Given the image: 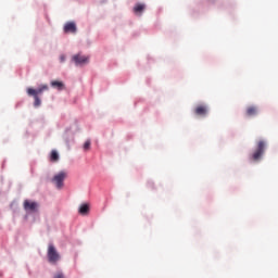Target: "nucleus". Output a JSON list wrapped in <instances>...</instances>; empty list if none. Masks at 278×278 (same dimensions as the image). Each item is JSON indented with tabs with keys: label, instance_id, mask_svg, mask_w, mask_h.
Listing matches in <instances>:
<instances>
[{
	"label": "nucleus",
	"instance_id": "2eb2a0df",
	"mask_svg": "<svg viewBox=\"0 0 278 278\" xmlns=\"http://www.w3.org/2000/svg\"><path fill=\"white\" fill-rule=\"evenodd\" d=\"M90 146H91V141L90 139H88L85 143H84V151H90Z\"/></svg>",
	"mask_w": 278,
	"mask_h": 278
},
{
	"label": "nucleus",
	"instance_id": "20e7f679",
	"mask_svg": "<svg viewBox=\"0 0 278 278\" xmlns=\"http://www.w3.org/2000/svg\"><path fill=\"white\" fill-rule=\"evenodd\" d=\"M45 90H49V86L41 85L38 89L28 88L27 94H28V97H38V94H42L45 92Z\"/></svg>",
	"mask_w": 278,
	"mask_h": 278
},
{
	"label": "nucleus",
	"instance_id": "9d476101",
	"mask_svg": "<svg viewBox=\"0 0 278 278\" xmlns=\"http://www.w3.org/2000/svg\"><path fill=\"white\" fill-rule=\"evenodd\" d=\"M147 5H144L143 3H137L135 7H134V12L140 16V14H142V12H144Z\"/></svg>",
	"mask_w": 278,
	"mask_h": 278
},
{
	"label": "nucleus",
	"instance_id": "0eeeda50",
	"mask_svg": "<svg viewBox=\"0 0 278 278\" xmlns=\"http://www.w3.org/2000/svg\"><path fill=\"white\" fill-rule=\"evenodd\" d=\"M24 210L25 212H36L38 210V203L31 202L29 200L24 201Z\"/></svg>",
	"mask_w": 278,
	"mask_h": 278
},
{
	"label": "nucleus",
	"instance_id": "4468645a",
	"mask_svg": "<svg viewBox=\"0 0 278 278\" xmlns=\"http://www.w3.org/2000/svg\"><path fill=\"white\" fill-rule=\"evenodd\" d=\"M35 99L34 105L35 108H40L41 101L40 98L38 96H33Z\"/></svg>",
	"mask_w": 278,
	"mask_h": 278
},
{
	"label": "nucleus",
	"instance_id": "f8f14e48",
	"mask_svg": "<svg viewBox=\"0 0 278 278\" xmlns=\"http://www.w3.org/2000/svg\"><path fill=\"white\" fill-rule=\"evenodd\" d=\"M51 86L52 88H58V90H62L64 88V83L54 80L51 81Z\"/></svg>",
	"mask_w": 278,
	"mask_h": 278
},
{
	"label": "nucleus",
	"instance_id": "423d86ee",
	"mask_svg": "<svg viewBox=\"0 0 278 278\" xmlns=\"http://www.w3.org/2000/svg\"><path fill=\"white\" fill-rule=\"evenodd\" d=\"M207 112H210V110L207 109V105H205V104H199L193 110V113L195 114V116H207Z\"/></svg>",
	"mask_w": 278,
	"mask_h": 278
},
{
	"label": "nucleus",
	"instance_id": "dca6fc26",
	"mask_svg": "<svg viewBox=\"0 0 278 278\" xmlns=\"http://www.w3.org/2000/svg\"><path fill=\"white\" fill-rule=\"evenodd\" d=\"M54 278H65L63 273H58L54 275Z\"/></svg>",
	"mask_w": 278,
	"mask_h": 278
},
{
	"label": "nucleus",
	"instance_id": "6e6552de",
	"mask_svg": "<svg viewBox=\"0 0 278 278\" xmlns=\"http://www.w3.org/2000/svg\"><path fill=\"white\" fill-rule=\"evenodd\" d=\"M64 31L65 34H76L77 33V25L75 24V22H67L64 25Z\"/></svg>",
	"mask_w": 278,
	"mask_h": 278
},
{
	"label": "nucleus",
	"instance_id": "f03ea898",
	"mask_svg": "<svg viewBox=\"0 0 278 278\" xmlns=\"http://www.w3.org/2000/svg\"><path fill=\"white\" fill-rule=\"evenodd\" d=\"M48 261L50 264H56V262H60V253H58V250H55L53 244H49L48 247Z\"/></svg>",
	"mask_w": 278,
	"mask_h": 278
},
{
	"label": "nucleus",
	"instance_id": "ddd939ff",
	"mask_svg": "<svg viewBox=\"0 0 278 278\" xmlns=\"http://www.w3.org/2000/svg\"><path fill=\"white\" fill-rule=\"evenodd\" d=\"M58 160H60V154H58V151L53 150L50 155V161L58 162Z\"/></svg>",
	"mask_w": 278,
	"mask_h": 278
},
{
	"label": "nucleus",
	"instance_id": "7ed1b4c3",
	"mask_svg": "<svg viewBox=\"0 0 278 278\" xmlns=\"http://www.w3.org/2000/svg\"><path fill=\"white\" fill-rule=\"evenodd\" d=\"M72 62H74L76 66H84V64H88V62H90V58L78 53L72 56Z\"/></svg>",
	"mask_w": 278,
	"mask_h": 278
},
{
	"label": "nucleus",
	"instance_id": "f257e3e1",
	"mask_svg": "<svg viewBox=\"0 0 278 278\" xmlns=\"http://www.w3.org/2000/svg\"><path fill=\"white\" fill-rule=\"evenodd\" d=\"M264 151H266V141L261 140L257 142L255 151L250 155V160L252 162H260L262 155H264Z\"/></svg>",
	"mask_w": 278,
	"mask_h": 278
},
{
	"label": "nucleus",
	"instance_id": "1a4fd4ad",
	"mask_svg": "<svg viewBox=\"0 0 278 278\" xmlns=\"http://www.w3.org/2000/svg\"><path fill=\"white\" fill-rule=\"evenodd\" d=\"M257 106H248L247 110H245V115L247 116H257Z\"/></svg>",
	"mask_w": 278,
	"mask_h": 278
},
{
	"label": "nucleus",
	"instance_id": "39448f33",
	"mask_svg": "<svg viewBox=\"0 0 278 278\" xmlns=\"http://www.w3.org/2000/svg\"><path fill=\"white\" fill-rule=\"evenodd\" d=\"M66 179V173L65 172H60L53 177V181L56 186V188H62L64 186V180Z\"/></svg>",
	"mask_w": 278,
	"mask_h": 278
},
{
	"label": "nucleus",
	"instance_id": "f3484780",
	"mask_svg": "<svg viewBox=\"0 0 278 278\" xmlns=\"http://www.w3.org/2000/svg\"><path fill=\"white\" fill-rule=\"evenodd\" d=\"M66 61V56L64 55V54H62L61 56H60V62H65Z\"/></svg>",
	"mask_w": 278,
	"mask_h": 278
},
{
	"label": "nucleus",
	"instance_id": "9b49d317",
	"mask_svg": "<svg viewBox=\"0 0 278 278\" xmlns=\"http://www.w3.org/2000/svg\"><path fill=\"white\" fill-rule=\"evenodd\" d=\"M78 212H79V214H81V216H86L88 214V212H90V205H88V204L80 205Z\"/></svg>",
	"mask_w": 278,
	"mask_h": 278
}]
</instances>
